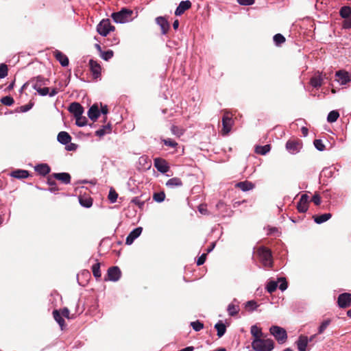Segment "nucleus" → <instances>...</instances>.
I'll list each match as a JSON object with an SVG mask.
<instances>
[{
    "label": "nucleus",
    "mask_w": 351,
    "mask_h": 351,
    "mask_svg": "<svg viewBox=\"0 0 351 351\" xmlns=\"http://www.w3.org/2000/svg\"><path fill=\"white\" fill-rule=\"evenodd\" d=\"M259 261L265 267H272L273 257L271 251L267 247L260 246L256 252Z\"/></svg>",
    "instance_id": "nucleus-1"
},
{
    "label": "nucleus",
    "mask_w": 351,
    "mask_h": 351,
    "mask_svg": "<svg viewBox=\"0 0 351 351\" xmlns=\"http://www.w3.org/2000/svg\"><path fill=\"white\" fill-rule=\"evenodd\" d=\"M134 12L128 8H122L119 12L112 14L111 17L117 23H125L132 21L134 16Z\"/></svg>",
    "instance_id": "nucleus-2"
},
{
    "label": "nucleus",
    "mask_w": 351,
    "mask_h": 351,
    "mask_svg": "<svg viewBox=\"0 0 351 351\" xmlns=\"http://www.w3.org/2000/svg\"><path fill=\"white\" fill-rule=\"evenodd\" d=\"M252 347L255 351H271L274 348V342L271 339L263 338L253 339Z\"/></svg>",
    "instance_id": "nucleus-3"
},
{
    "label": "nucleus",
    "mask_w": 351,
    "mask_h": 351,
    "mask_svg": "<svg viewBox=\"0 0 351 351\" xmlns=\"http://www.w3.org/2000/svg\"><path fill=\"white\" fill-rule=\"evenodd\" d=\"M269 332L279 343H284L287 339V331L283 328L272 326L269 328Z\"/></svg>",
    "instance_id": "nucleus-4"
},
{
    "label": "nucleus",
    "mask_w": 351,
    "mask_h": 351,
    "mask_svg": "<svg viewBox=\"0 0 351 351\" xmlns=\"http://www.w3.org/2000/svg\"><path fill=\"white\" fill-rule=\"evenodd\" d=\"M114 30L109 19H103L97 26V32L102 36H106L110 32Z\"/></svg>",
    "instance_id": "nucleus-5"
},
{
    "label": "nucleus",
    "mask_w": 351,
    "mask_h": 351,
    "mask_svg": "<svg viewBox=\"0 0 351 351\" xmlns=\"http://www.w3.org/2000/svg\"><path fill=\"white\" fill-rule=\"evenodd\" d=\"M286 149L291 154H296L302 148V142L299 138H291L286 143Z\"/></svg>",
    "instance_id": "nucleus-6"
},
{
    "label": "nucleus",
    "mask_w": 351,
    "mask_h": 351,
    "mask_svg": "<svg viewBox=\"0 0 351 351\" xmlns=\"http://www.w3.org/2000/svg\"><path fill=\"white\" fill-rule=\"evenodd\" d=\"M221 121L223 127L221 132L223 136H226L231 131L234 121L228 112L224 114Z\"/></svg>",
    "instance_id": "nucleus-7"
},
{
    "label": "nucleus",
    "mask_w": 351,
    "mask_h": 351,
    "mask_svg": "<svg viewBox=\"0 0 351 351\" xmlns=\"http://www.w3.org/2000/svg\"><path fill=\"white\" fill-rule=\"evenodd\" d=\"M121 276V271L117 266H113L108 269L107 274L105 276V280L117 282Z\"/></svg>",
    "instance_id": "nucleus-8"
},
{
    "label": "nucleus",
    "mask_w": 351,
    "mask_h": 351,
    "mask_svg": "<svg viewBox=\"0 0 351 351\" xmlns=\"http://www.w3.org/2000/svg\"><path fill=\"white\" fill-rule=\"evenodd\" d=\"M337 305L341 308H347L351 306V293H343L337 298Z\"/></svg>",
    "instance_id": "nucleus-9"
},
{
    "label": "nucleus",
    "mask_w": 351,
    "mask_h": 351,
    "mask_svg": "<svg viewBox=\"0 0 351 351\" xmlns=\"http://www.w3.org/2000/svg\"><path fill=\"white\" fill-rule=\"evenodd\" d=\"M155 168L162 173L168 172L170 169L168 162L161 158H155Z\"/></svg>",
    "instance_id": "nucleus-10"
},
{
    "label": "nucleus",
    "mask_w": 351,
    "mask_h": 351,
    "mask_svg": "<svg viewBox=\"0 0 351 351\" xmlns=\"http://www.w3.org/2000/svg\"><path fill=\"white\" fill-rule=\"evenodd\" d=\"M309 204V197L306 194H303L300 201L298 202L297 209L298 212L304 213L308 210Z\"/></svg>",
    "instance_id": "nucleus-11"
},
{
    "label": "nucleus",
    "mask_w": 351,
    "mask_h": 351,
    "mask_svg": "<svg viewBox=\"0 0 351 351\" xmlns=\"http://www.w3.org/2000/svg\"><path fill=\"white\" fill-rule=\"evenodd\" d=\"M143 228L141 227H137L132 230L128 235L125 239V244L128 245H132L135 239H136L142 233Z\"/></svg>",
    "instance_id": "nucleus-12"
},
{
    "label": "nucleus",
    "mask_w": 351,
    "mask_h": 351,
    "mask_svg": "<svg viewBox=\"0 0 351 351\" xmlns=\"http://www.w3.org/2000/svg\"><path fill=\"white\" fill-rule=\"evenodd\" d=\"M152 167V160L147 156H142L138 158V168L141 171L148 170Z\"/></svg>",
    "instance_id": "nucleus-13"
},
{
    "label": "nucleus",
    "mask_w": 351,
    "mask_h": 351,
    "mask_svg": "<svg viewBox=\"0 0 351 351\" xmlns=\"http://www.w3.org/2000/svg\"><path fill=\"white\" fill-rule=\"evenodd\" d=\"M89 66L93 77L98 78L101 75V71L100 64L97 62L91 59L89 60Z\"/></svg>",
    "instance_id": "nucleus-14"
},
{
    "label": "nucleus",
    "mask_w": 351,
    "mask_h": 351,
    "mask_svg": "<svg viewBox=\"0 0 351 351\" xmlns=\"http://www.w3.org/2000/svg\"><path fill=\"white\" fill-rule=\"evenodd\" d=\"M156 22L160 26L162 34H166L170 28L168 21L165 17L159 16L156 19Z\"/></svg>",
    "instance_id": "nucleus-15"
},
{
    "label": "nucleus",
    "mask_w": 351,
    "mask_h": 351,
    "mask_svg": "<svg viewBox=\"0 0 351 351\" xmlns=\"http://www.w3.org/2000/svg\"><path fill=\"white\" fill-rule=\"evenodd\" d=\"M337 81L341 85H345L350 81L349 73L344 71H338L336 73Z\"/></svg>",
    "instance_id": "nucleus-16"
},
{
    "label": "nucleus",
    "mask_w": 351,
    "mask_h": 351,
    "mask_svg": "<svg viewBox=\"0 0 351 351\" xmlns=\"http://www.w3.org/2000/svg\"><path fill=\"white\" fill-rule=\"evenodd\" d=\"M69 110L73 114L74 117H79L84 112L83 107L77 102L71 104L69 108Z\"/></svg>",
    "instance_id": "nucleus-17"
},
{
    "label": "nucleus",
    "mask_w": 351,
    "mask_h": 351,
    "mask_svg": "<svg viewBox=\"0 0 351 351\" xmlns=\"http://www.w3.org/2000/svg\"><path fill=\"white\" fill-rule=\"evenodd\" d=\"M53 56L62 66H67L69 65V58L62 52L56 50L53 51Z\"/></svg>",
    "instance_id": "nucleus-18"
},
{
    "label": "nucleus",
    "mask_w": 351,
    "mask_h": 351,
    "mask_svg": "<svg viewBox=\"0 0 351 351\" xmlns=\"http://www.w3.org/2000/svg\"><path fill=\"white\" fill-rule=\"evenodd\" d=\"M191 7V3L190 1H182L180 3L179 5L175 11L176 16H180L184 13V12Z\"/></svg>",
    "instance_id": "nucleus-19"
},
{
    "label": "nucleus",
    "mask_w": 351,
    "mask_h": 351,
    "mask_svg": "<svg viewBox=\"0 0 351 351\" xmlns=\"http://www.w3.org/2000/svg\"><path fill=\"white\" fill-rule=\"evenodd\" d=\"M299 351H306L308 343V338L305 335H300L296 342Z\"/></svg>",
    "instance_id": "nucleus-20"
},
{
    "label": "nucleus",
    "mask_w": 351,
    "mask_h": 351,
    "mask_svg": "<svg viewBox=\"0 0 351 351\" xmlns=\"http://www.w3.org/2000/svg\"><path fill=\"white\" fill-rule=\"evenodd\" d=\"M52 176L66 184L71 182V176L68 173H56Z\"/></svg>",
    "instance_id": "nucleus-21"
},
{
    "label": "nucleus",
    "mask_w": 351,
    "mask_h": 351,
    "mask_svg": "<svg viewBox=\"0 0 351 351\" xmlns=\"http://www.w3.org/2000/svg\"><path fill=\"white\" fill-rule=\"evenodd\" d=\"M266 285H287V281L285 277L280 276L276 279L271 278L268 280Z\"/></svg>",
    "instance_id": "nucleus-22"
},
{
    "label": "nucleus",
    "mask_w": 351,
    "mask_h": 351,
    "mask_svg": "<svg viewBox=\"0 0 351 351\" xmlns=\"http://www.w3.org/2000/svg\"><path fill=\"white\" fill-rule=\"evenodd\" d=\"M235 187L240 189L243 191H248L254 187V184L249 181H243L237 182Z\"/></svg>",
    "instance_id": "nucleus-23"
},
{
    "label": "nucleus",
    "mask_w": 351,
    "mask_h": 351,
    "mask_svg": "<svg viewBox=\"0 0 351 351\" xmlns=\"http://www.w3.org/2000/svg\"><path fill=\"white\" fill-rule=\"evenodd\" d=\"M100 114L99 110L97 105L92 106L88 111V117L93 121H95Z\"/></svg>",
    "instance_id": "nucleus-24"
},
{
    "label": "nucleus",
    "mask_w": 351,
    "mask_h": 351,
    "mask_svg": "<svg viewBox=\"0 0 351 351\" xmlns=\"http://www.w3.org/2000/svg\"><path fill=\"white\" fill-rule=\"evenodd\" d=\"M10 176L13 178L22 179L29 177V173L28 171L23 169H16L11 172Z\"/></svg>",
    "instance_id": "nucleus-25"
},
{
    "label": "nucleus",
    "mask_w": 351,
    "mask_h": 351,
    "mask_svg": "<svg viewBox=\"0 0 351 351\" xmlns=\"http://www.w3.org/2000/svg\"><path fill=\"white\" fill-rule=\"evenodd\" d=\"M251 334L254 337V339H261L266 337L261 330V328H258L256 326H252L250 330Z\"/></svg>",
    "instance_id": "nucleus-26"
},
{
    "label": "nucleus",
    "mask_w": 351,
    "mask_h": 351,
    "mask_svg": "<svg viewBox=\"0 0 351 351\" xmlns=\"http://www.w3.org/2000/svg\"><path fill=\"white\" fill-rule=\"evenodd\" d=\"M58 141L63 145H66L71 141V137L66 132H60L58 134Z\"/></svg>",
    "instance_id": "nucleus-27"
},
{
    "label": "nucleus",
    "mask_w": 351,
    "mask_h": 351,
    "mask_svg": "<svg viewBox=\"0 0 351 351\" xmlns=\"http://www.w3.org/2000/svg\"><path fill=\"white\" fill-rule=\"evenodd\" d=\"M182 184L181 179L177 177L172 178L166 182V186L169 188L180 187Z\"/></svg>",
    "instance_id": "nucleus-28"
},
{
    "label": "nucleus",
    "mask_w": 351,
    "mask_h": 351,
    "mask_svg": "<svg viewBox=\"0 0 351 351\" xmlns=\"http://www.w3.org/2000/svg\"><path fill=\"white\" fill-rule=\"evenodd\" d=\"M332 217V215L330 213H324L321 215H313V218L316 223L320 224L322 223Z\"/></svg>",
    "instance_id": "nucleus-29"
},
{
    "label": "nucleus",
    "mask_w": 351,
    "mask_h": 351,
    "mask_svg": "<svg viewBox=\"0 0 351 351\" xmlns=\"http://www.w3.org/2000/svg\"><path fill=\"white\" fill-rule=\"evenodd\" d=\"M35 171L42 176H45L50 172V168L47 164H40L36 165Z\"/></svg>",
    "instance_id": "nucleus-30"
},
{
    "label": "nucleus",
    "mask_w": 351,
    "mask_h": 351,
    "mask_svg": "<svg viewBox=\"0 0 351 351\" xmlns=\"http://www.w3.org/2000/svg\"><path fill=\"white\" fill-rule=\"evenodd\" d=\"M111 132V125L110 123L104 125L101 128L97 130L95 132V134L97 136L101 137L105 134H109Z\"/></svg>",
    "instance_id": "nucleus-31"
},
{
    "label": "nucleus",
    "mask_w": 351,
    "mask_h": 351,
    "mask_svg": "<svg viewBox=\"0 0 351 351\" xmlns=\"http://www.w3.org/2000/svg\"><path fill=\"white\" fill-rule=\"evenodd\" d=\"M215 328L217 331V336L219 337H221L226 333V326L221 321L218 322L215 325Z\"/></svg>",
    "instance_id": "nucleus-32"
},
{
    "label": "nucleus",
    "mask_w": 351,
    "mask_h": 351,
    "mask_svg": "<svg viewBox=\"0 0 351 351\" xmlns=\"http://www.w3.org/2000/svg\"><path fill=\"white\" fill-rule=\"evenodd\" d=\"M310 83H311V86L315 88L320 87L323 84L322 74H320L318 76L313 77L311 79Z\"/></svg>",
    "instance_id": "nucleus-33"
},
{
    "label": "nucleus",
    "mask_w": 351,
    "mask_h": 351,
    "mask_svg": "<svg viewBox=\"0 0 351 351\" xmlns=\"http://www.w3.org/2000/svg\"><path fill=\"white\" fill-rule=\"evenodd\" d=\"M53 316L54 319L58 323V324L61 327V329H63L65 322L60 311L58 310H54L53 311Z\"/></svg>",
    "instance_id": "nucleus-34"
},
{
    "label": "nucleus",
    "mask_w": 351,
    "mask_h": 351,
    "mask_svg": "<svg viewBox=\"0 0 351 351\" xmlns=\"http://www.w3.org/2000/svg\"><path fill=\"white\" fill-rule=\"evenodd\" d=\"M271 149L270 145H265L264 146L258 145L255 148V152L258 154L265 155Z\"/></svg>",
    "instance_id": "nucleus-35"
},
{
    "label": "nucleus",
    "mask_w": 351,
    "mask_h": 351,
    "mask_svg": "<svg viewBox=\"0 0 351 351\" xmlns=\"http://www.w3.org/2000/svg\"><path fill=\"white\" fill-rule=\"evenodd\" d=\"M79 202L81 206L85 208H90L93 204V200L90 197L80 196Z\"/></svg>",
    "instance_id": "nucleus-36"
},
{
    "label": "nucleus",
    "mask_w": 351,
    "mask_h": 351,
    "mask_svg": "<svg viewBox=\"0 0 351 351\" xmlns=\"http://www.w3.org/2000/svg\"><path fill=\"white\" fill-rule=\"evenodd\" d=\"M339 14L342 18L347 19L351 15V8L349 6H343L340 9Z\"/></svg>",
    "instance_id": "nucleus-37"
},
{
    "label": "nucleus",
    "mask_w": 351,
    "mask_h": 351,
    "mask_svg": "<svg viewBox=\"0 0 351 351\" xmlns=\"http://www.w3.org/2000/svg\"><path fill=\"white\" fill-rule=\"evenodd\" d=\"M32 86L42 96H45L49 93V89L47 87H40L38 84H33Z\"/></svg>",
    "instance_id": "nucleus-38"
},
{
    "label": "nucleus",
    "mask_w": 351,
    "mask_h": 351,
    "mask_svg": "<svg viewBox=\"0 0 351 351\" xmlns=\"http://www.w3.org/2000/svg\"><path fill=\"white\" fill-rule=\"evenodd\" d=\"M339 117V113L336 110H332L329 112L327 117V121L329 123L335 122Z\"/></svg>",
    "instance_id": "nucleus-39"
},
{
    "label": "nucleus",
    "mask_w": 351,
    "mask_h": 351,
    "mask_svg": "<svg viewBox=\"0 0 351 351\" xmlns=\"http://www.w3.org/2000/svg\"><path fill=\"white\" fill-rule=\"evenodd\" d=\"M239 311V306L234 304H230L228 306V312L230 316L236 315Z\"/></svg>",
    "instance_id": "nucleus-40"
},
{
    "label": "nucleus",
    "mask_w": 351,
    "mask_h": 351,
    "mask_svg": "<svg viewBox=\"0 0 351 351\" xmlns=\"http://www.w3.org/2000/svg\"><path fill=\"white\" fill-rule=\"evenodd\" d=\"M286 39L283 35L281 34H276L274 36V41L275 44L278 46L280 45L281 44L284 43L285 42Z\"/></svg>",
    "instance_id": "nucleus-41"
},
{
    "label": "nucleus",
    "mask_w": 351,
    "mask_h": 351,
    "mask_svg": "<svg viewBox=\"0 0 351 351\" xmlns=\"http://www.w3.org/2000/svg\"><path fill=\"white\" fill-rule=\"evenodd\" d=\"M76 120V125L79 127L85 126L87 124V119L83 117L82 114L79 117H75Z\"/></svg>",
    "instance_id": "nucleus-42"
},
{
    "label": "nucleus",
    "mask_w": 351,
    "mask_h": 351,
    "mask_svg": "<svg viewBox=\"0 0 351 351\" xmlns=\"http://www.w3.org/2000/svg\"><path fill=\"white\" fill-rule=\"evenodd\" d=\"M330 323H331L330 319H325L324 322H322V323L321 324V325L319 326V327L318 328V334L323 333L324 332V330H326V328L330 325Z\"/></svg>",
    "instance_id": "nucleus-43"
},
{
    "label": "nucleus",
    "mask_w": 351,
    "mask_h": 351,
    "mask_svg": "<svg viewBox=\"0 0 351 351\" xmlns=\"http://www.w3.org/2000/svg\"><path fill=\"white\" fill-rule=\"evenodd\" d=\"M113 51L112 50H108L106 51H102V52L99 54L100 57L104 60H109L113 56Z\"/></svg>",
    "instance_id": "nucleus-44"
},
{
    "label": "nucleus",
    "mask_w": 351,
    "mask_h": 351,
    "mask_svg": "<svg viewBox=\"0 0 351 351\" xmlns=\"http://www.w3.org/2000/svg\"><path fill=\"white\" fill-rule=\"evenodd\" d=\"M171 130L174 135L178 137L182 135L184 132V130L176 125H172Z\"/></svg>",
    "instance_id": "nucleus-45"
},
{
    "label": "nucleus",
    "mask_w": 351,
    "mask_h": 351,
    "mask_svg": "<svg viewBox=\"0 0 351 351\" xmlns=\"http://www.w3.org/2000/svg\"><path fill=\"white\" fill-rule=\"evenodd\" d=\"M1 102L5 106H10L14 104V101L12 97L5 96L1 99Z\"/></svg>",
    "instance_id": "nucleus-46"
},
{
    "label": "nucleus",
    "mask_w": 351,
    "mask_h": 351,
    "mask_svg": "<svg viewBox=\"0 0 351 351\" xmlns=\"http://www.w3.org/2000/svg\"><path fill=\"white\" fill-rule=\"evenodd\" d=\"M191 326H192L193 329L195 331H199L204 328V324L199 322V320L192 322L191 323Z\"/></svg>",
    "instance_id": "nucleus-47"
},
{
    "label": "nucleus",
    "mask_w": 351,
    "mask_h": 351,
    "mask_svg": "<svg viewBox=\"0 0 351 351\" xmlns=\"http://www.w3.org/2000/svg\"><path fill=\"white\" fill-rule=\"evenodd\" d=\"M162 141L165 145L172 148H176L178 145V143L171 138L162 139Z\"/></svg>",
    "instance_id": "nucleus-48"
},
{
    "label": "nucleus",
    "mask_w": 351,
    "mask_h": 351,
    "mask_svg": "<svg viewBox=\"0 0 351 351\" xmlns=\"http://www.w3.org/2000/svg\"><path fill=\"white\" fill-rule=\"evenodd\" d=\"M93 275L95 278L101 277L100 266L99 263L95 264L92 267Z\"/></svg>",
    "instance_id": "nucleus-49"
},
{
    "label": "nucleus",
    "mask_w": 351,
    "mask_h": 351,
    "mask_svg": "<svg viewBox=\"0 0 351 351\" xmlns=\"http://www.w3.org/2000/svg\"><path fill=\"white\" fill-rule=\"evenodd\" d=\"M313 144L316 149H317L319 151H324L326 148L321 139H315L313 142Z\"/></svg>",
    "instance_id": "nucleus-50"
},
{
    "label": "nucleus",
    "mask_w": 351,
    "mask_h": 351,
    "mask_svg": "<svg viewBox=\"0 0 351 351\" xmlns=\"http://www.w3.org/2000/svg\"><path fill=\"white\" fill-rule=\"evenodd\" d=\"M8 75V66L5 64H0V78H4Z\"/></svg>",
    "instance_id": "nucleus-51"
},
{
    "label": "nucleus",
    "mask_w": 351,
    "mask_h": 351,
    "mask_svg": "<svg viewBox=\"0 0 351 351\" xmlns=\"http://www.w3.org/2000/svg\"><path fill=\"white\" fill-rule=\"evenodd\" d=\"M166 195L164 191L155 193V202H162L165 200Z\"/></svg>",
    "instance_id": "nucleus-52"
},
{
    "label": "nucleus",
    "mask_w": 351,
    "mask_h": 351,
    "mask_svg": "<svg viewBox=\"0 0 351 351\" xmlns=\"http://www.w3.org/2000/svg\"><path fill=\"white\" fill-rule=\"evenodd\" d=\"M278 287H279L282 291H284L288 287H265L267 291L271 295L277 290Z\"/></svg>",
    "instance_id": "nucleus-53"
},
{
    "label": "nucleus",
    "mask_w": 351,
    "mask_h": 351,
    "mask_svg": "<svg viewBox=\"0 0 351 351\" xmlns=\"http://www.w3.org/2000/svg\"><path fill=\"white\" fill-rule=\"evenodd\" d=\"M257 306L256 302L254 300L248 301L245 304V308L250 311L254 310Z\"/></svg>",
    "instance_id": "nucleus-54"
},
{
    "label": "nucleus",
    "mask_w": 351,
    "mask_h": 351,
    "mask_svg": "<svg viewBox=\"0 0 351 351\" xmlns=\"http://www.w3.org/2000/svg\"><path fill=\"white\" fill-rule=\"evenodd\" d=\"M47 183L51 186L49 189L51 192L58 191V188L56 186L55 181L52 180L51 178H49Z\"/></svg>",
    "instance_id": "nucleus-55"
},
{
    "label": "nucleus",
    "mask_w": 351,
    "mask_h": 351,
    "mask_svg": "<svg viewBox=\"0 0 351 351\" xmlns=\"http://www.w3.org/2000/svg\"><path fill=\"white\" fill-rule=\"evenodd\" d=\"M118 195L117 193L112 190H110L108 195V198L110 200L111 202L114 203L117 201Z\"/></svg>",
    "instance_id": "nucleus-56"
},
{
    "label": "nucleus",
    "mask_w": 351,
    "mask_h": 351,
    "mask_svg": "<svg viewBox=\"0 0 351 351\" xmlns=\"http://www.w3.org/2000/svg\"><path fill=\"white\" fill-rule=\"evenodd\" d=\"M34 84H38V85L40 87H42L43 85L47 84V80L45 79H44L43 77L39 76V77H36Z\"/></svg>",
    "instance_id": "nucleus-57"
},
{
    "label": "nucleus",
    "mask_w": 351,
    "mask_h": 351,
    "mask_svg": "<svg viewBox=\"0 0 351 351\" xmlns=\"http://www.w3.org/2000/svg\"><path fill=\"white\" fill-rule=\"evenodd\" d=\"M206 254L204 253L202 254L197 259V265L198 266L203 265L206 259Z\"/></svg>",
    "instance_id": "nucleus-58"
},
{
    "label": "nucleus",
    "mask_w": 351,
    "mask_h": 351,
    "mask_svg": "<svg viewBox=\"0 0 351 351\" xmlns=\"http://www.w3.org/2000/svg\"><path fill=\"white\" fill-rule=\"evenodd\" d=\"M242 5H251L254 3L255 0H237Z\"/></svg>",
    "instance_id": "nucleus-59"
},
{
    "label": "nucleus",
    "mask_w": 351,
    "mask_h": 351,
    "mask_svg": "<svg viewBox=\"0 0 351 351\" xmlns=\"http://www.w3.org/2000/svg\"><path fill=\"white\" fill-rule=\"evenodd\" d=\"M342 26L345 29H350L351 28V16L345 19L343 22Z\"/></svg>",
    "instance_id": "nucleus-60"
},
{
    "label": "nucleus",
    "mask_w": 351,
    "mask_h": 351,
    "mask_svg": "<svg viewBox=\"0 0 351 351\" xmlns=\"http://www.w3.org/2000/svg\"><path fill=\"white\" fill-rule=\"evenodd\" d=\"M311 201L317 206H319L321 204V197L318 194H315Z\"/></svg>",
    "instance_id": "nucleus-61"
},
{
    "label": "nucleus",
    "mask_w": 351,
    "mask_h": 351,
    "mask_svg": "<svg viewBox=\"0 0 351 351\" xmlns=\"http://www.w3.org/2000/svg\"><path fill=\"white\" fill-rule=\"evenodd\" d=\"M69 314H70V312L67 308H64L63 309L61 310V315L63 317H65L69 319L70 318Z\"/></svg>",
    "instance_id": "nucleus-62"
},
{
    "label": "nucleus",
    "mask_w": 351,
    "mask_h": 351,
    "mask_svg": "<svg viewBox=\"0 0 351 351\" xmlns=\"http://www.w3.org/2000/svg\"><path fill=\"white\" fill-rule=\"evenodd\" d=\"M32 107V104H27V105H25V106H22L21 107V111L23 112H25L28 110H29Z\"/></svg>",
    "instance_id": "nucleus-63"
},
{
    "label": "nucleus",
    "mask_w": 351,
    "mask_h": 351,
    "mask_svg": "<svg viewBox=\"0 0 351 351\" xmlns=\"http://www.w3.org/2000/svg\"><path fill=\"white\" fill-rule=\"evenodd\" d=\"M301 132H302V133L304 136H306L308 135V130L306 127H302L301 128Z\"/></svg>",
    "instance_id": "nucleus-64"
}]
</instances>
